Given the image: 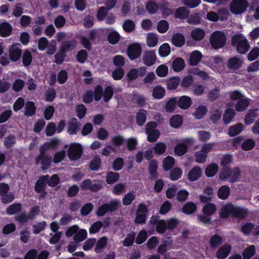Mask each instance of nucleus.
<instances>
[{"instance_id": "obj_26", "label": "nucleus", "mask_w": 259, "mask_h": 259, "mask_svg": "<svg viewBox=\"0 0 259 259\" xmlns=\"http://www.w3.org/2000/svg\"><path fill=\"white\" fill-rule=\"evenodd\" d=\"M185 66L184 60L180 57L176 58L172 63V68L175 72H180L184 69Z\"/></svg>"}, {"instance_id": "obj_24", "label": "nucleus", "mask_w": 259, "mask_h": 259, "mask_svg": "<svg viewBox=\"0 0 259 259\" xmlns=\"http://www.w3.org/2000/svg\"><path fill=\"white\" fill-rule=\"evenodd\" d=\"M147 111L143 109H141L136 113V123L137 124L142 126L144 124L147 120Z\"/></svg>"}, {"instance_id": "obj_4", "label": "nucleus", "mask_w": 259, "mask_h": 259, "mask_svg": "<svg viewBox=\"0 0 259 259\" xmlns=\"http://www.w3.org/2000/svg\"><path fill=\"white\" fill-rule=\"evenodd\" d=\"M83 153L82 147L80 144L73 143L70 144L67 151V155L71 161L80 159Z\"/></svg>"}, {"instance_id": "obj_13", "label": "nucleus", "mask_w": 259, "mask_h": 259, "mask_svg": "<svg viewBox=\"0 0 259 259\" xmlns=\"http://www.w3.org/2000/svg\"><path fill=\"white\" fill-rule=\"evenodd\" d=\"M243 64V60L237 57H233L228 60L227 67L231 70H236L240 68Z\"/></svg>"}, {"instance_id": "obj_64", "label": "nucleus", "mask_w": 259, "mask_h": 259, "mask_svg": "<svg viewBox=\"0 0 259 259\" xmlns=\"http://www.w3.org/2000/svg\"><path fill=\"white\" fill-rule=\"evenodd\" d=\"M120 35L115 31L110 32L107 36V40L110 44L115 45L119 40Z\"/></svg>"}, {"instance_id": "obj_31", "label": "nucleus", "mask_w": 259, "mask_h": 259, "mask_svg": "<svg viewBox=\"0 0 259 259\" xmlns=\"http://www.w3.org/2000/svg\"><path fill=\"white\" fill-rule=\"evenodd\" d=\"M231 190L229 186L224 185L221 187L218 191V197L222 200H226L229 196Z\"/></svg>"}, {"instance_id": "obj_14", "label": "nucleus", "mask_w": 259, "mask_h": 259, "mask_svg": "<svg viewBox=\"0 0 259 259\" xmlns=\"http://www.w3.org/2000/svg\"><path fill=\"white\" fill-rule=\"evenodd\" d=\"M202 170L199 166L193 167L188 174V179L191 182L197 181L201 176Z\"/></svg>"}, {"instance_id": "obj_30", "label": "nucleus", "mask_w": 259, "mask_h": 259, "mask_svg": "<svg viewBox=\"0 0 259 259\" xmlns=\"http://www.w3.org/2000/svg\"><path fill=\"white\" fill-rule=\"evenodd\" d=\"M22 210V204L20 203H14L6 208L7 214L11 215L20 212Z\"/></svg>"}, {"instance_id": "obj_47", "label": "nucleus", "mask_w": 259, "mask_h": 259, "mask_svg": "<svg viewBox=\"0 0 259 259\" xmlns=\"http://www.w3.org/2000/svg\"><path fill=\"white\" fill-rule=\"evenodd\" d=\"M255 253V247L253 245H250L243 251L242 255L243 259L251 258Z\"/></svg>"}, {"instance_id": "obj_57", "label": "nucleus", "mask_w": 259, "mask_h": 259, "mask_svg": "<svg viewBox=\"0 0 259 259\" xmlns=\"http://www.w3.org/2000/svg\"><path fill=\"white\" fill-rule=\"evenodd\" d=\"M255 145V141L252 139H248L245 140L241 144V148L244 151L252 150Z\"/></svg>"}, {"instance_id": "obj_20", "label": "nucleus", "mask_w": 259, "mask_h": 259, "mask_svg": "<svg viewBox=\"0 0 259 259\" xmlns=\"http://www.w3.org/2000/svg\"><path fill=\"white\" fill-rule=\"evenodd\" d=\"M158 163L156 160H151L149 164V172L151 180L157 178L158 174L157 171Z\"/></svg>"}, {"instance_id": "obj_29", "label": "nucleus", "mask_w": 259, "mask_h": 259, "mask_svg": "<svg viewBox=\"0 0 259 259\" xmlns=\"http://www.w3.org/2000/svg\"><path fill=\"white\" fill-rule=\"evenodd\" d=\"M243 128L244 126L242 123H237L229 127L228 135L230 137H234L241 133Z\"/></svg>"}, {"instance_id": "obj_61", "label": "nucleus", "mask_w": 259, "mask_h": 259, "mask_svg": "<svg viewBox=\"0 0 259 259\" xmlns=\"http://www.w3.org/2000/svg\"><path fill=\"white\" fill-rule=\"evenodd\" d=\"M154 153L158 155H162L166 151V146L162 142L157 143L153 148Z\"/></svg>"}, {"instance_id": "obj_8", "label": "nucleus", "mask_w": 259, "mask_h": 259, "mask_svg": "<svg viewBox=\"0 0 259 259\" xmlns=\"http://www.w3.org/2000/svg\"><path fill=\"white\" fill-rule=\"evenodd\" d=\"M35 163L36 165L41 164V169L43 170L48 169L52 162V158L49 155H43L39 157L37 156L35 158Z\"/></svg>"}, {"instance_id": "obj_11", "label": "nucleus", "mask_w": 259, "mask_h": 259, "mask_svg": "<svg viewBox=\"0 0 259 259\" xmlns=\"http://www.w3.org/2000/svg\"><path fill=\"white\" fill-rule=\"evenodd\" d=\"M156 61V56L153 51H148L144 52L143 56V61L147 66L153 65Z\"/></svg>"}, {"instance_id": "obj_3", "label": "nucleus", "mask_w": 259, "mask_h": 259, "mask_svg": "<svg viewBox=\"0 0 259 259\" xmlns=\"http://www.w3.org/2000/svg\"><path fill=\"white\" fill-rule=\"evenodd\" d=\"M227 37L222 31H215L210 36V42L212 48L218 50L225 46Z\"/></svg>"}, {"instance_id": "obj_46", "label": "nucleus", "mask_w": 259, "mask_h": 259, "mask_svg": "<svg viewBox=\"0 0 259 259\" xmlns=\"http://www.w3.org/2000/svg\"><path fill=\"white\" fill-rule=\"evenodd\" d=\"M222 243V238L217 234L212 236L209 240V243L211 248L218 247Z\"/></svg>"}, {"instance_id": "obj_16", "label": "nucleus", "mask_w": 259, "mask_h": 259, "mask_svg": "<svg viewBox=\"0 0 259 259\" xmlns=\"http://www.w3.org/2000/svg\"><path fill=\"white\" fill-rule=\"evenodd\" d=\"M186 42L184 35L181 33H176L171 37L172 44L178 48L183 47Z\"/></svg>"}, {"instance_id": "obj_50", "label": "nucleus", "mask_w": 259, "mask_h": 259, "mask_svg": "<svg viewBox=\"0 0 259 259\" xmlns=\"http://www.w3.org/2000/svg\"><path fill=\"white\" fill-rule=\"evenodd\" d=\"M235 115V112L233 109H227L223 116V121L225 124H228L232 120Z\"/></svg>"}, {"instance_id": "obj_17", "label": "nucleus", "mask_w": 259, "mask_h": 259, "mask_svg": "<svg viewBox=\"0 0 259 259\" xmlns=\"http://www.w3.org/2000/svg\"><path fill=\"white\" fill-rule=\"evenodd\" d=\"M12 26L11 25L5 21L0 24V36L3 37H6L10 36L12 34Z\"/></svg>"}, {"instance_id": "obj_1", "label": "nucleus", "mask_w": 259, "mask_h": 259, "mask_svg": "<svg viewBox=\"0 0 259 259\" xmlns=\"http://www.w3.org/2000/svg\"><path fill=\"white\" fill-rule=\"evenodd\" d=\"M248 214L247 208L235 206L231 203L224 205L220 209L219 217L223 219H227L230 215L234 218L244 219Z\"/></svg>"}, {"instance_id": "obj_48", "label": "nucleus", "mask_w": 259, "mask_h": 259, "mask_svg": "<svg viewBox=\"0 0 259 259\" xmlns=\"http://www.w3.org/2000/svg\"><path fill=\"white\" fill-rule=\"evenodd\" d=\"M231 168L229 167H223L219 174V179L222 181H226L230 179Z\"/></svg>"}, {"instance_id": "obj_36", "label": "nucleus", "mask_w": 259, "mask_h": 259, "mask_svg": "<svg viewBox=\"0 0 259 259\" xmlns=\"http://www.w3.org/2000/svg\"><path fill=\"white\" fill-rule=\"evenodd\" d=\"M183 123V118L181 115L176 114L173 115L169 120L170 125L175 128L180 127Z\"/></svg>"}, {"instance_id": "obj_43", "label": "nucleus", "mask_w": 259, "mask_h": 259, "mask_svg": "<svg viewBox=\"0 0 259 259\" xmlns=\"http://www.w3.org/2000/svg\"><path fill=\"white\" fill-rule=\"evenodd\" d=\"M119 175L118 173L114 171H109L106 177V182L108 184H113L118 181Z\"/></svg>"}, {"instance_id": "obj_25", "label": "nucleus", "mask_w": 259, "mask_h": 259, "mask_svg": "<svg viewBox=\"0 0 259 259\" xmlns=\"http://www.w3.org/2000/svg\"><path fill=\"white\" fill-rule=\"evenodd\" d=\"M205 35V31L200 28L193 29L191 32V37L195 41H200L203 39Z\"/></svg>"}, {"instance_id": "obj_39", "label": "nucleus", "mask_w": 259, "mask_h": 259, "mask_svg": "<svg viewBox=\"0 0 259 259\" xmlns=\"http://www.w3.org/2000/svg\"><path fill=\"white\" fill-rule=\"evenodd\" d=\"M257 117V113L255 110L250 109L246 113L244 118V123L246 125H250L252 124L255 118Z\"/></svg>"}, {"instance_id": "obj_44", "label": "nucleus", "mask_w": 259, "mask_h": 259, "mask_svg": "<svg viewBox=\"0 0 259 259\" xmlns=\"http://www.w3.org/2000/svg\"><path fill=\"white\" fill-rule=\"evenodd\" d=\"M182 175V170L180 167H174L170 169L169 179L171 181H177L180 179Z\"/></svg>"}, {"instance_id": "obj_60", "label": "nucleus", "mask_w": 259, "mask_h": 259, "mask_svg": "<svg viewBox=\"0 0 259 259\" xmlns=\"http://www.w3.org/2000/svg\"><path fill=\"white\" fill-rule=\"evenodd\" d=\"M198 222L203 225H208L212 224L211 217L204 213L197 216Z\"/></svg>"}, {"instance_id": "obj_51", "label": "nucleus", "mask_w": 259, "mask_h": 259, "mask_svg": "<svg viewBox=\"0 0 259 259\" xmlns=\"http://www.w3.org/2000/svg\"><path fill=\"white\" fill-rule=\"evenodd\" d=\"M87 231L85 229L78 230L73 236V240L77 243L81 242L87 238Z\"/></svg>"}, {"instance_id": "obj_45", "label": "nucleus", "mask_w": 259, "mask_h": 259, "mask_svg": "<svg viewBox=\"0 0 259 259\" xmlns=\"http://www.w3.org/2000/svg\"><path fill=\"white\" fill-rule=\"evenodd\" d=\"M107 244V239L105 237H102L98 241L95 248V251L97 253H101L103 249L105 248Z\"/></svg>"}, {"instance_id": "obj_37", "label": "nucleus", "mask_w": 259, "mask_h": 259, "mask_svg": "<svg viewBox=\"0 0 259 259\" xmlns=\"http://www.w3.org/2000/svg\"><path fill=\"white\" fill-rule=\"evenodd\" d=\"M241 171L239 167H234L232 169H231V175L229 182L231 183H235L237 182L241 176Z\"/></svg>"}, {"instance_id": "obj_12", "label": "nucleus", "mask_w": 259, "mask_h": 259, "mask_svg": "<svg viewBox=\"0 0 259 259\" xmlns=\"http://www.w3.org/2000/svg\"><path fill=\"white\" fill-rule=\"evenodd\" d=\"M232 247L229 244H225L219 248L216 252L215 256L218 259H225L230 253Z\"/></svg>"}, {"instance_id": "obj_22", "label": "nucleus", "mask_w": 259, "mask_h": 259, "mask_svg": "<svg viewBox=\"0 0 259 259\" xmlns=\"http://www.w3.org/2000/svg\"><path fill=\"white\" fill-rule=\"evenodd\" d=\"M197 205L195 203L190 201L184 205L182 211L185 214L191 215L194 213L197 210Z\"/></svg>"}, {"instance_id": "obj_54", "label": "nucleus", "mask_w": 259, "mask_h": 259, "mask_svg": "<svg viewBox=\"0 0 259 259\" xmlns=\"http://www.w3.org/2000/svg\"><path fill=\"white\" fill-rule=\"evenodd\" d=\"M177 105V98L173 97L166 103L165 105V109L167 112H172L176 107Z\"/></svg>"}, {"instance_id": "obj_10", "label": "nucleus", "mask_w": 259, "mask_h": 259, "mask_svg": "<svg viewBox=\"0 0 259 259\" xmlns=\"http://www.w3.org/2000/svg\"><path fill=\"white\" fill-rule=\"evenodd\" d=\"M49 178V175H46L40 176L36 181L34 185V191L36 193H40L46 190L47 183Z\"/></svg>"}, {"instance_id": "obj_53", "label": "nucleus", "mask_w": 259, "mask_h": 259, "mask_svg": "<svg viewBox=\"0 0 259 259\" xmlns=\"http://www.w3.org/2000/svg\"><path fill=\"white\" fill-rule=\"evenodd\" d=\"M170 53V46L167 43L162 44L159 48L158 54L160 57H165Z\"/></svg>"}, {"instance_id": "obj_18", "label": "nucleus", "mask_w": 259, "mask_h": 259, "mask_svg": "<svg viewBox=\"0 0 259 259\" xmlns=\"http://www.w3.org/2000/svg\"><path fill=\"white\" fill-rule=\"evenodd\" d=\"M192 104L191 98L187 96L180 97L177 101V105L179 108L182 109H188Z\"/></svg>"}, {"instance_id": "obj_9", "label": "nucleus", "mask_w": 259, "mask_h": 259, "mask_svg": "<svg viewBox=\"0 0 259 259\" xmlns=\"http://www.w3.org/2000/svg\"><path fill=\"white\" fill-rule=\"evenodd\" d=\"M81 187L83 189H89L93 192H96L102 188V185L100 183L93 184L90 179H87L82 181Z\"/></svg>"}, {"instance_id": "obj_52", "label": "nucleus", "mask_w": 259, "mask_h": 259, "mask_svg": "<svg viewBox=\"0 0 259 259\" xmlns=\"http://www.w3.org/2000/svg\"><path fill=\"white\" fill-rule=\"evenodd\" d=\"M125 142L124 137L120 135L114 136L110 140L112 145L118 147L122 146Z\"/></svg>"}, {"instance_id": "obj_34", "label": "nucleus", "mask_w": 259, "mask_h": 259, "mask_svg": "<svg viewBox=\"0 0 259 259\" xmlns=\"http://www.w3.org/2000/svg\"><path fill=\"white\" fill-rule=\"evenodd\" d=\"M36 107L32 101L26 102L25 107V115L28 117L32 116L36 112Z\"/></svg>"}, {"instance_id": "obj_32", "label": "nucleus", "mask_w": 259, "mask_h": 259, "mask_svg": "<svg viewBox=\"0 0 259 259\" xmlns=\"http://www.w3.org/2000/svg\"><path fill=\"white\" fill-rule=\"evenodd\" d=\"M218 169L219 166L216 163H210L205 169V175L208 178L213 177L217 173Z\"/></svg>"}, {"instance_id": "obj_6", "label": "nucleus", "mask_w": 259, "mask_h": 259, "mask_svg": "<svg viewBox=\"0 0 259 259\" xmlns=\"http://www.w3.org/2000/svg\"><path fill=\"white\" fill-rule=\"evenodd\" d=\"M22 46L19 43H13L9 50V58L12 62H17L22 56Z\"/></svg>"}, {"instance_id": "obj_62", "label": "nucleus", "mask_w": 259, "mask_h": 259, "mask_svg": "<svg viewBox=\"0 0 259 259\" xmlns=\"http://www.w3.org/2000/svg\"><path fill=\"white\" fill-rule=\"evenodd\" d=\"M254 227V225L253 223L246 222L241 226V231L244 235L249 236Z\"/></svg>"}, {"instance_id": "obj_5", "label": "nucleus", "mask_w": 259, "mask_h": 259, "mask_svg": "<svg viewBox=\"0 0 259 259\" xmlns=\"http://www.w3.org/2000/svg\"><path fill=\"white\" fill-rule=\"evenodd\" d=\"M248 6L246 0H233L230 8L232 13L237 15L244 12Z\"/></svg>"}, {"instance_id": "obj_19", "label": "nucleus", "mask_w": 259, "mask_h": 259, "mask_svg": "<svg viewBox=\"0 0 259 259\" xmlns=\"http://www.w3.org/2000/svg\"><path fill=\"white\" fill-rule=\"evenodd\" d=\"M181 82V79L179 76L171 77L166 80V88L168 91L176 90Z\"/></svg>"}, {"instance_id": "obj_42", "label": "nucleus", "mask_w": 259, "mask_h": 259, "mask_svg": "<svg viewBox=\"0 0 259 259\" xmlns=\"http://www.w3.org/2000/svg\"><path fill=\"white\" fill-rule=\"evenodd\" d=\"M249 104L248 99H240L236 104V110L238 112L243 111L246 109Z\"/></svg>"}, {"instance_id": "obj_15", "label": "nucleus", "mask_w": 259, "mask_h": 259, "mask_svg": "<svg viewBox=\"0 0 259 259\" xmlns=\"http://www.w3.org/2000/svg\"><path fill=\"white\" fill-rule=\"evenodd\" d=\"M76 44L77 42L74 39L69 41L65 40L62 42L60 50L66 54V53L74 50L76 47Z\"/></svg>"}, {"instance_id": "obj_33", "label": "nucleus", "mask_w": 259, "mask_h": 259, "mask_svg": "<svg viewBox=\"0 0 259 259\" xmlns=\"http://www.w3.org/2000/svg\"><path fill=\"white\" fill-rule=\"evenodd\" d=\"M217 211L216 205L212 203H207L205 204L202 209V213L209 215L211 216Z\"/></svg>"}, {"instance_id": "obj_21", "label": "nucleus", "mask_w": 259, "mask_h": 259, "mask_svg": "<svg viewBox=\"0 0 259 259\" xmlns=\"http://www.w3.org/2000/svg\"><path fill=\"white\" fill-rule=\"evenodd\" d=\"M79 123L75 118H72L68 122V133L71 135L76 134L78 131Z\"/></svg>"}, {"instance_id": "obj_7", "label": "nucleus", "mask_w": 259, "mask_h": 259, "mask_svg": "<svg viewBox=\"0 0 259 259\" xmlns=\"http://www.w3.org/2000/svg\"><path fill=\"white\" fill-rule=\"evenodd\" d=\"M142 54V48L138 43L130 45L127 49V54L131 60H135L138 58Z\"/></svg>"}, {"instance_id": "obj_38", "label": "nucleus", "mask_w": 259, "mask_h": 259, "mask_svg": "<svg viewBox=\"0 0 259 259\" xmlns=\"http://www.w3.org/2000/svg\"><path fill=\"white\" fill-rule=\"evenodd\" d=\"M189 14V11L186 7H181L176 10L175 16L176 18L184 19L188 17Z\"/></svg>"}, {"instance_id": "obj_41", "label": "nucleus", "mask_w": 259, "mask_h": 259, "mask_svg": "<svg viewBox=\"0 0 259 259\" xmlns=\"http://www.w3.org/2000/svg\"><path fill=\"white\" fill-rule=\"evenodd\" d=\"M208 111L207 108L205 105H200L193 113L195 117L197 119H201L206 114Z\"/></svg>"}, {"instance_id": "obj_28", "label": "nucleus", "mask_w": 259, "mask_h": 259, "mask_svg": "<svg viewBox=\"0 0 259 259\" xmlns=\"http://www.w3.org/2000/svg\"><path fill=\"white\" fill-rule=\"evenodd\" d=\"M165 95V90L161 85H156L153 89L152 95L154 99H161L164 97Z\"/></svg>"}, {"instance_id": "obj_49", "label": "nucleus", "mask_w": 259, "mask_h": 259, "mask_svg": "<svg viewBox=\"0 0 259 259\" xmlns=\"http://www.w3.org/2000/svg\"><path fill=\"white\" fill-rule=\"evenodd\" d=\"M108 212H113L116 211L120 205V202L117 200L110 201L109 203H104Z\"/></svg>"}, {"instance_id": "obj_59", "label": "nucleus", "mask_w": 259, "mask_h": 259, "mask_svg": "<svg viewBox=\"0 0 259 259\" xmlns=\"http://www.w3.org/2000/svg\"><path fill=\"white\" fill-rule=\"evenodd\" d=\"M114 94L113 88L110 85L107 86L103 91V99L105 102H108Z\"/></svg>"}, {"instance_id": "obj_40", "label": "nucleus", "mask_w": 259, "mask_h": 259, "mask_svg": "<svg viewBox=\"0 0 259 259\" xmlns=\"http://www.w3.org/2000/svg\"><path fill=\"white\" fill-rule=\"evenodd\" d=\"M175 162V158L170 156L165 157L163 161V168L165 171H168L172 169Z\"/></svg>"}, {"instance_id": "obj_35", "label": "nucleus", "mask_w": 259, "mask_h": 259, "mask_svg": "<svg viewBox=\"0 0 259 259\" xmlns=\"http://www.w3.org/2000/svg\"><path fill=\"white\" fill-rule=\"evenodd\" d=\"M188 149V146L185 143H181L176 145L174 148V152L176 155L182 156L187 153Z\"/></svg>"}, {"instance_id": "obj_23", "label": "nucleus", "mask_w": 259, "mask_h": 259, "mask_svg": "<svg viewBox=\"0 0 259 259\" xmlns=\"http://www.w3.org/2000/svg\"><path fill=\"white\" fill-rule=\"evenodd\" d=\"M202 58L201 53L198 51L192 52L189 57V64L191 66H196L200 62Z\"/></svg>"}, {"instance_id": "obj_58", "label": "nucleus", "mask_w": 259, "mask_h": 259, "mask_svg": "<svg viewBox=\"0 0 259 259\" xmlns=\"http://www.w3.org/2000/svg\"><path fill=\"white\" fill-rule=\"evenodd\" d=\"M136 237V233L132 232L128 234L123 241V245L125 247H130L133 245Z\"/></svg>"}, {"instance_id": "obj_56", "label": "nucleus", "mask_w": 259, "mask_h": 259, "mask_svg": "<svg viewBox=\"0 0 259 259\" xmlns=\"http://www.w3.org/2000/svg\"><path fill=\"white\" fill-rule=\"evenodd\" d=\"M169 28V23L165 20L159 21L157 25V30L160 33H165Z\"/></svg>"}, {"instance_id": "obj_27", "label": "nucleus", "mask_w": 259, "mask_h": 259, "mask_svg": "<svg viewBox=\"0 0 259 259\" xmlns=\"http://www.w3.org/2000/svg\"><path fill=\"white\" fill-rule=\"evenodd\" d=\"M22 63L24 67L30 66L32 62L33 57L31 52L28 50H25L22 53Z\"/></svg>"}, {"instance_id": "obj_55", "label": "nucleus", "mask_w": 259, "mask_h": 259, "mask_svg": "<svg viewBox=\"0 0 259 259\" xmlns=\"http://www.w3.org/2000/svg\"><path fill=\"white\" fill-rule=\"evenodd\" d=\"M101 159L99 157H95L90 162L89 168L91 170L97 171L101 165Z\"/></svg>"}, {"instance_id": "obj_63", "label": "nucleus", "mask_w": 259, "mask_h": 259, "mask_svg": "<svg viewBox=\"0 0 259 259\" xmlns=\"http://www.w3.org/2000/svg\"><path fill=\"white\" fill-rule=\"evenodd\" d=\"M146 9L149 14H154L157 12L158 7L156 2L150 1L147 3Z\"/></svg>"}, {"instance_id": "obj_2", "label": "nucleus", "mask_w": 259, "mask_h": 259, "mask_svg": "<svg viewBox=\"0 0 259 259\" xmlns=\"http://www.w3.org/2000/svg\"><path fill=\"white\" fill-rule=\"evenodd\" d=\"M232 44L234 47H236L238 53L243 54L249 50V45L246 38H243L242 34H236L232 38Z\"/></svg>"}]
</instances>
